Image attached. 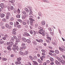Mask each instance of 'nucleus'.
Instances as JSON below:
<instances>
[{
    "label": "nucleus",
    "instance_id": "1",
    "mask_svg": "<svg viewBox=\"0 0 65 65\" xmlns=\"http://www.w3.org/2000/svg\"><path fill=\"white\" fill-rule=\"evenodd\" d=\"M38 28L39 29H40L39 31L38 32L39 33V34H41L42 33V32H44V30H43V28H42V27H41L40 26H39L38 27Z\"/></svg>",
    "mask_w": 65,
    "mask_h": 65
},
{
    "label": "nucleus",
    "instance_id": "2",
    "mask_svg": "<svg viewBox=\"0 0 65 65\" xmlns=\"http://www.w3.org/2000/svg\"><path fill=\"white\" fill-rule=\"evenodd\" d=\"M59 49L61 52H64V51H65V47L64 46H63L62 48H61V47H59Z\"/></svg>",
    "mask_w": 65,
    "mask_h": 65
},
{
    "label": "nucleus",
    "instance_id": "3",
    "mask_svg": "<svg viewBox=\"0 0 65 65\" xmlns=\"http://www.w3.org/2000/svg\"><path fill=\"white\" fill-rule=\"evenodd\" d=\"M8 6V8H8L9 10H10V9L11 10H13V9H14V8L13 6H11L10 7H8V6Z\"/></svg>",
    "mask_w": 65,
    "mask_h": 65
},
{
    "label": "nucleus",
    "instance_id": "4",
    "mask_svg": "<svg viewBox=\"0 0 65 65\" xmlns=\"http://www.w3.org/2000/svg\"><path fill=\"white\" fill-rule=\"evenodd\" d=\"M29 20H30V21H34V20H33V16L30 15L29 16Z\"/></svg>",
    "mask_w": 65,
    "mask_h": 65
},
{
    "label": "nucleus",
    "instance_id": "5",
    "mask_svg": "<svg viewBox=\"0 0 65 65\" xmlns=\"http://www.w3.org/2000/svg\"><path fill=\"white\" fill-rule=\"evenodd\" d=\"M29 9H30V13L29 15H31V14H32V13H33V12H32V11L31 10V9H32V8H31V7L30 8V7L29 8Z\"/></svg>",
    "mask_w": 65,
    "mask_h": 65
},
{
    "label": "nucleus",
    "instance_id": "6",
    "mask_svg": "<svg viewBox=\"0 0 65 65\" xmlns=\"http://www.w3.org/2000/svg\"><path fill=\"white\" fill-rule=\"evenodd\" d=\"M45 56H42V57H40V59L42 61H43V59H45Z\"/></svg>",
    "mask_w": 65,
    "mask_h": 65
},
{
    "label": "nucleus",
    "instance_id": "7",
    "mask_svg": "<svg viewBox=\"0 0 65 65\" xmlns=\"http://www.w3.org/2000/svg\"><path fill=\"white\" fill-rule=\"evenodd\" d=\"M23 36H30V35L28 34V33L27 32H25L23 35Z\"/></svg>",
    "mask_w": 65,
    "mask_h": 65
},
{
    "label": "nucleus",
    "instance_id": "8",
    "mask_svg": "<svg viewBox=\"0 0 65 65\" xmlns=\"http://www.w3.org/2000/svg\"><path fill=\"white\" fill-rule=\"evenodd\" d=\"M1 7L2 9H3L4 7V5L3 3H1Z\"/></svg>",
    "mask_w": 65,
    "mask_h": 65
},
{
    "label": "nucleus",
    "instance_id": "9",
    "mask_svg": "<svg viewBox=\"0 0 65 65\" xmlns=\"http://www.w3.org/2000/svg\"><path fill=\"white\" fill-rule=\"evenodd\" d=\"M10 3H12V4L13 5L14 4V3L15 2V0H12L11 1H9Z\"/></svg>",
    "mask_w": 65,
    "mask_h": 65
},
{
    "label": "nucleus",
    "instance_id": "10",
    "mask_svg": "<svg viewBox=\"0 0 65 65\" xmlns=\"http://www.w3.org/2000/svg\"><path fill=\"white\" fill-rule=\"evenodd\" d=\"M8 36L7 35H6L5 36V37L2 38V39L3 40H5L7 38Z\"/></svg>",
    "mask_w": 65,
    "mask_h": 65
},
{
    "label": "nucleus",
    "instance_id": "11",
    "mask_svg": "<svg viewBox=\"0 0 65 65\" xmlns=\"http://www.w3.org/2000/svg\"><path fill=\"white\" fill-rule=\"evenodd\" d=\"M41 24L42 25L44 26V25H45V21H42Z\"/></svg>",
    "mask_w": 65,
    "mask_h": 65
},
{
    "label": "nucleus",
    "instance_id": "12",
    "mask_svg": "<svg viewBox=\"0 0 65 65\" xmlns=\"http://www.w3.org/2000/svg\"><path fill=\"white\" fill-rule=\"evenodd\" d=\"M7 49L9 50V51H11V49L10 48V45L8 46L7 47Z\"/></svg>",
    "mask_w": 65,
    "mask_h": 65
},
{
    "label": "nucleus",
    "instance_id": "13",
    "mask_svg": "<svg viewBox=\"0 0 65 65\" xmlns=\"http://www.w3.org/2000/svg\"><path fill=\"white\" fill-rule=\"evenodd\" d=\"M55 58L56 59H57L58 60V61H59V62H61V59L60 58H59L57 56Z\"/></svg>",
    "mask_w": 65,
    "mask_h": 65
},
{
    "label": "nucleus",
    "instance_id": "14",
    "mask_svg": "<svg viewBox=\"0 0 65 65\" xmlns=\"http://www.w3.org/2000/svg\"><path fill=\"white\" fill-rule=\"evenodd\" d=\"M33 60H37L38 59V57L36 56H34L33 58Z\"/></svg>",
    "mask_w": 65,
    "mask_h": 65
},
{
    "label": "nucleus",
    "instance_id": "15",
    "mask_svg": "<svg viewBox=\"0 0 65 65\" xmlns=\"http://www.w3.org/2000/svg\"><path fill=\"white\" fill-rule=\"evenodd\" d=\"M22 40L23 41H24L25 42H26V39L25 38H22Z\"/></svg>",
    "mask_w": 65,
    "mask_h": 65
},
{
    "label": "nucleus",
    "instance_id": "16",
    "mask_svg": "<svg viewBox=\"0 0 65 65\" xmlns=\"http://www.w3.org/2000/svg\"><path fill=\"white\" fill-rule=\"evenodd\" d=\"M24 9L25 11H26V12H27L28 13L29 12V10H28V9L27 8H25Z\"/></svg>",
    "mask_w": 65,
    "mask_h": 65
},
{
    "label": "nucleus",
    "instance_id": "17",
    "mask_svg": "<svg viewBox=\"0 0 65 65\" xmlns=\"http://www.w3.org/2000/svg\"><path fill=\"white\" fill-rule=\"evenodd\" d=\"M50 60H51V62H54V59L52 57H50Z\"/></svg>",
    "mask_w": 65,
    "mask_h": 65
},
{
    "label": "nucleus",
    "instance_id": "18",
    "mask_svg": "<svg viewBox=\"0 0 65 65\" xmlns=\"http://www.w3.org/2000/svg\"><path fill=\"white\" fill-rule=\"evenodd\" d=\"M34 63V64H35V65H38V63L36 61H32Z\"/></svg>",
    "mask_w": 65,
    "mask_h": 65
},
{
    "label": "nucleus",
    "instance_id": "19",
    "mask_svg": "<svg viewBox=\"0 0 65 65\" xmlns=\"http://www.w3.org/2000/svg\"><path fill=\"white\" fill-rule=\"evenodd\" d=\"M28 54V52L27 51H25L24 53V55H27Z\"/></svg>",
    "mask_w": 65,
    "mask_h": 65
},
{
    "label": "nucleus",
    "instance_id": "20",
    "mask_svg": "<svg viewBox=\"0 0 65 65\" xmlns=\"http://www.w3.org/2000/svg\"><path fill=\"white\" fill-rule=\"evenodd\" d=\"M5 17V15L4 14H1V18H3L4 17Z\"/></svg>",
    "mask_w": 65,
    "mask_h": 65
},
{
    "label": "nucleus",
    "instance_id": "21",
    "mask_svg": "<svg viewBox=\"0 0 65 65\" xmlns=\"http://www.w3.org/2000/svg\"><path fill=\"white\" fill-rule=\"evenodd\" d=\"M21 59H22V58H21V57H19L17 58V60L18 61H21Z\"/></svg>",
    "mask_w": 65,
    "mask_h": 65
},
{
    "label": "nucleus",
    "instance_id": "22",
    "mask_svg": "<svg viewBox=\"0 0 65 65\" xmlns=\"http://www.w3.org/2000/svg\"><path fill=\"white\" fill-rule=\"evenodd\" d=\"M26 41L29 43H31V41L29 40H27Z\"/></svg>",
    "mask_w": 65,
    "mask_h": 65
},
{
    "label": "nucleus",
    "instance_id": "23",
    "mask_svg": "<svg viewBox=\"0 0 65 65\" xmlns=\"http://www.w3.org/2000/svg\"><path fill=\"white\" fill-rule=\"evenodd\" d=\"M55 62L56 65H58L59 64V62L57 60L55 61Z\"/></svg>",
    "mask_w": 65,
    "mask_h": 65
},
{
    "label": "nucleus",
    "instance_id": "24",
    "mask_svg": "<svg viewBox=\"0 0 65 65\" xmlns=\"http://www.w3.org/2000/svg\"><path fill=\"white\" fill-rule=\"evenodd\" d=\"M55 53L57 54H58L59 53V51L57 50H56L55 51Z\"/></svg>",
    "mask_w": 65,
    "mask_h": 65
},
{
    "label": "nucleus",
    "instance_id": "25",
    "mask_svg": "<svg viewBox=\"0 0 65 65\" xmlns=\"http://www.w3.org/2000/svg\"><path fill=\"white\" fill-rule=\"evenodd\" d=\"M29 58L31 60H33V58L31 56H29Z\"/></svg>",
    "mask_w": 65,
    "mask_h": 65
},
{
    "label": "nucleus",
    "instance_id": "26",
    "mask_svg": "<svg viewBox=\"0 0 65 65\" xmlns=\"http://www.w3.org/2000/svg\"><path fill=\"white\" fill-rule=\"evenodd\" d=\"M12 34L13 35H16L17 34V32L15 31H12Z\"/></svg>",
    "mask_w": 65,
    "mask_h": 65
},
{
    "label": "nucleus",
    "instance_id": "27",
    "mask_svg": "<svg viewBox=\"0 0 65 65\" xmlns=\"http://www.w3.org/2000/svg\"><path fill=\"white\" fill-rule=\"evenodd\" d=\"M6 15H7L8 16H10V13L9 12H8L7 13Z\"/></svg>",
    "mask_w": 65,
    "mask_h": 65
},
{
    "label": "nucleus",
    "instance_id": "28",
    "mask_svg": "<svg viewBox=\"0 0 65 65\" xmlns=\"http://www.w3.org/2000/svg\"><path fill=\"white\" fill-rule=\"evenodd\" d=\"M41 52H43V53H46V51L44 50L43 49H42L41 50Z\"/></svg>",
    "mask_w": 65,
    "mask_h": 65
},
{
    "label": "nucleus",
    "instance_id": "29",
    "mask_svg": "<svg viewBox=\"0 0 65 65\" xmlns=\"http://www.w3.org/2000/svg\"><path fill=\"white\" fill-rule=\"evenodd\" d=\"M6 19H9V16H7V15H6Z\"/></svg>",
    "mask_w": 65,
    "mask_h": 65
},
{
    "label": "nucleus",
    "instance_id": "30",
    "mask_svg": "<svg viewBox=\"0 0 65 65\" xmlns=\"http://www.w3.org/2000/svg\"><path fill=\"white\" fill-rule=\"evenodd\" d=\"M47 38L48 40L49 41H51V38L49 37H47Z\"/></svg>",
    "mask_w": 65,
    "mask_h": 65
},
{
    "label": "nucleus",
    "instance_id": "31",
    "mask_svg": "<svg viewBox=\"0 0 65 65\" xmlns=\"http://www.w3.org/2000/svg\"><path fill=\"white\" fill-rule=\"evenodd\" d=\"M37 61L39 63H41V61L40 60V59H37Z\"/></svg>",
    "mask_w": 65,
    "mask_h": 65
},
{
    "label": "nucleus",
    "instance_id": "32",
    "mask_svg": "<svg viewBox=\"0 0 65 65\" xmlns=\"http://www.w3.org/2000/svg\"><path fill=\"white\" fill-rule=\"evenodd\" d=\"M33 21H30V24L31 26H33Z\"/></svg>",
    "mask_w": 65,
    "mask_h": 65
},
{
    "label": "nucleus",
    "instance_id": "33",
    "mask_svg": "<svg viewBox=\"0 0 65 65\" xmlns=\"http://www.w3.org/2000/svg\"><path fill=\"white\" fill-rule=\"evenodd\" d=\"M61 62L62 64H64V63H65V61H64L63 60H62V61H61Z\"/></svg>",
    "mask_w": 65,
    "mask_h": 65
},
{
    "label": "nucleus",
    "instance_id": "34",
    "mask_svg": "<svg viewBox=\"0 0 65 65\" xmlns=\"http://www.w3.org/2000/svg\"><path fill=\"white\" fill-rule=\"evenodd\" d=\"M16 41L17 42H20V40L19 39H17L16 40Z\"/></svg>",
    "mask_w": 65,
    "mask_h": 65
},
{
    "label": "nucleus",
    "instance_id": "35",
    "mask_svg": "<svg viewBox=\"0 0 65 65\" xmlns=\"http://www.w3.org/2000/svg\"><path fill=\"white\" fill-rule=\"evenodd\" d=\"M18 28H20L21 27V25H18L17 26Z\"/></svg>",
    "mask_w": 65,
    "mask_h": 65
},
{
    "label": "nucleus",
    "instance_id": "36",
    "mask_svg": "<svg viewBox=\"0 0 65 65\" xmlns=\"http://www.w3.org/2000/svg\"><path fill=\"white\" fill-rule=\"evenodd\" d=\"M9 44H10V45H13V43L11 42H9Z\"/></svg>",
    "mask_w": 65,
    "mask_h": 65
},
{
    "label": "nucleus",
    "instance_id": "37",
    "mask_svg": "<svg viewBox=\"0 0 65 65\" xmlns=\"http://www.w3.org/2000/svg\"><path fill=\"white\" fill-rule=\"evenodd\" d=\"M53 57H56V56H57V55L56 53H53Z\"/></svg>",
    "mask_w": 65,
    "mask_h": 65
},
{
    "label": "nucleus",
    "instance_id": "38",
    "mask_svg": "<svg viewBox=\"0 0 65 65\" xmlns=\"http://www.w3.org/2000/svg\"><path fill=\"white\" fill-rule=\"evenodd\" d=\"M49 52L52 53H54V51L51 50H49Z\"/></svg>",
    "mask_w": 65,
    "mask_h": 65
},
{
    "label": "nucleus",
    "instance_id": "39",
    "mask_svg": "<svg viewBox=\"0 0 65 65\" xmlns=\"http://www.w3.org/2000/svg\"><path fill=\"white\" fill-rule=\"evenodd\" d=\"M48 54L49 55H51V56H53V54L50 52H49L48 53Z\"/></svg>",
    "mask_w": 65,
    "mask_h": 65
},
{
    "label": "nucleus",
    "instance_id": "40",
    "mask_svg": "<svg viewBox=\"0 0 65 65\" xmlns=\"http://www.w3.org/2000/svg\"><path fill=\"white\" fill-rule=\"evenodd\" d=\"M20 10L19 9H18L17 10V12L18 13H20Z\"/></svg>",
    "mask_w": 65,
    "mask_h": 65
},
{
    "label": "nucleus",
    "instance_id": "41",
    "mask_svg": "<svg viewBox=\"0 0 65 65\" xmlns=\"http://www.w3.org/2000/svg\"><path fill=\"white\" fill-rule=\"evenodd\" d=\"M22 12L24 14H26V12L25 11H22Z\"/></svg>",
    "mask_w": 65,
    "mask_h": 65
},
{
    "label": "nucleus",
    "instance_id": "42",
    "mask_svg": "<svg viewBox=\"0 0 65 65\" xmlns=\"http://www.w3.org/2000/svg\"><path fill=\"white\" fill-rule=\"evenodd\" d=\"M16 17L17 18H20V15H17Z\"/></svg>",
    "mask_w": 65,
    "mask_h": 65
},
{
    "label": "nucleus",
    "instance_id": "43",
    "mask_svg": "<svg viewBox=\"0 0 65 65\" xmlns=\"http://www.w3.org/2000/svg\"><path fill=\"white\" fill-rule=\"evenodd\" d=\"M5 26L7 28H8L9 27V25L7 24H6Z\"/></svg>",
    "mask_w": 65,
    "mask_h": 65
},
{
    "label": "nucleus",
    "instance_id": "44",
    "mask_svg": "<svg viewBox=\"0 0 65 65\" xmlns=\"http://www.w3.org/2000/svg\"><path fill=\"white\" fill-rule=\"evenodd\" d=\"M22 47L23 50H25V49H26V46H23Z\"/></svg>",
    "mask_w": 65,
    "mask_h": 65
},
{
    "label": "nucleus",
    "instance_id": "45",
    "mask_svg": "<svg viewBox=\"0 0 65 65\" xmlns=\"http://www.w3.org/2000/svg\"><path fill=\"white\" fill-rule=\"evenodd\" d=\"M33 43H34V45H37V43L35 41Z\"/></svg>",
    "mask_w": 65,
    "mask_h": 65
},
{
    "label": "nucleus",
    "instance_id": "46",
    "mask_svg": "<svg viewBox=\"0 0 65 65\" xmlns=\"http://www.w3.org/2000/svg\"><path fill=\"white\" fill-rule=\"evenodd\" d=\"M17 21H19V22H20V23H22V20H18Z\"/></svg>",
    "mask_w": 65,
    "mask_h": 65
},
{
    "label": "nucleus",
    "instance_id": "47",
    "mask_svg": "<svg viewBox=\"0 0 65 65\" xmlns=\"http://www.w3.org/2000/svg\"><path fill=\"white\" fill-rule=\"evenodd\" d=\"M23 48H22V47H20V50L21 51H23Z\"/></svg>",
    "mask_w": 65,
    "mask_h": 65
},
{
    "label": "nucleus",
    "instance_id": "48",
    "mask_svg": "<svg viewBox=\"0 0 65 65\" xmlns=\"http://www.w3.org/2000/svg\"><path fill=\"white\" fill-rule=\"evenodd\" d=\"M22 24H23V25H24L27 24L26 23L24 22H22Z\"/></svg>",
    "mask_w": 65,
    "mask_h": 65
},
{
    "label": "nucleus",
    "instance_id": "49",
    "mask_svg": "<svg viewBox=\"0 0 65 65\" xmlns=\"http://www.w3.org/2000/svg\"><path fill=\"white\" fill-rule=\"evenodd\" d=\"M39 15V16H40V17H42V14L41 13H38Z\"/></svg>",
    "mask_w": 65,
    "mask_h": 65
},
{
    "label": "nucleus",
    "instance_id": "50",
    "mask_svg": "<svg viewBox=\"0 0 65 65\" xmlns=\"http://www.w3.org/2000/svg\"><path fill=\"white\" fill-rule=\"evenodd\" d=\"M16 48L17 51L19 50V47H18V46H16Z\"/></svg>",
    "mask_w": 65,
    "mask_h": 65
},
{
    "label": "nucleus",
    "instance_id": "51",
    "mask_svg": "<svg viewBox=\"0 0 65 65\" xmlns=\"http://www.w3.org/2000/svg\"><path fill=\"white\" fill-rule=\"evenodd\" d=\"M50 62V61L47 60L46 61V63H47V64H48V63H49Z\"/></svg>",
    "mask_w": 65,
    "mask_h": 65
},
{
    "label": "nucleus",
    "instance_id": "52",
    "mask_svg": "<svg viewBox=\"0 0 65 65\" xmlns=\"http://www.w3.org/2000/svg\"><path fill=\"white\" fill-rule=\"evenodd\" d=\"M29 32L31 34H33V31H32V30H30L29 31Z\"/></svg>",
    "mask_w": 65,
    "mask_h": 65
},
{
    "label": "nucleus",
    "instance_id": "53",
    "mask_svg": "<svg viewBox=\"0 0 65 65\" xmlns=\"http://www.w3.org/2000/svg\"><path fill=\"white\" fill-rule=\"evenodd\" d=\"M48 29L50 31H52V29L51 28H48Z\"/></svg>",
    "mask_w": 65,
    "mask_h": 65
},
{
    "label": "nucleus",
    "instance_id": "54",
    "mask_svg": "<svg viewBox=\"0 0 65 65\" xmlns=\"http://www.w3.org/2000/svg\"><path fill=\"white\" fill-rule=\"evenodd\" d=\"M40 42L42 43V42H43V40H42V39H40L39 40V42Z\"/></svg>",
    "mask_w": 65,
    "mask_h": 65
},
{
    "label": "nucleus",
    "instance_id": "55",
    "mask_svg": "<svg viewBox=\"0 0 65 65\" xmlns=\"http://www.w3.org/2000/svg\"><path fill=\"white\" fill-rule=\"evenodd\" d=\"M3 60H4V61H6L7 60V59L5 58H3Z\"/></svg>",
    "mask_w": 65,
    "mask_h": 65
},
{
    "label": "nucleus",
    "instance_id": "56",
    "mask_svg": "<svg viewBox=\"0 0 65 65\" xmlns=\"http://www.w3.org/2000/svg\"><path fill=\"white\" fill-rule=\"evenodd\" d=\"M13 20H14V19H13V18H11L10 19V21H13Z\"/></svg>",
    "mask_w": 65,
    "mask_h": 65
},
{
    "label": "nucleus",
    "instance_id": "57",
    "mask_svg": "<svg viewBox=\"0 0 65 65\" xmlns=\"http://www.w3.org/2000/svg\"><path fill=\"white\" fill-rule=\"evenodd\" d=\"M2 21L4 22H6V19H5V18H3L2 19Z\"/></svg>",
    "mask_w": 65,
    "mask_h": 65
},
{
    "label": "nucleus",
    "instance_id": "58",
    "mask_svg": "<svg viewBox=\"0 0 65 65\" xmlns=\"http://www.w3.org/2000/svg\"><path fill=\"white\" fill-rule=\"evenodd\" d=\"M18 64H19V65L21 64V62L20 61H18Z\"/></svg>",
    "mask_w": 65,
    "mask_h": 65
},
{
    "label": "nucleus",
    "instance_id": "59",
    "mask_svg": "<svg viewBox=\"0 0 65 65\" xmlns=\"http://www.w3.org/2000/svg\"><path fill=\"white\" fill-rule=\"evenodd\" d=\"M19 54H20L21 55H23V52H19Z\"/></svg>",
    "mask_w": 65,
    "mask_h": 65
},
{
    "label": "nucleus",
    "instance_id": "60",
    "mask_svg": "<svg viewBox=\"0 0 65 65\" xmlns=\"http://www.w3.org/2000/svg\"><path fill=\"white\" fill-rule=\"evenodd\" d=\"M43 2H46L47 3L48 2V1H47L46 0H43Z\"/></svg>",
    "mask_w": 65,
    "mask_h": 65
},
{
    "label": "nucleus",
    "instance_id": "61",
    "mask_svg": "<svg viewBox=\"0 0 65 65\" xmlns=\"http://www.w3.org/2000/svg\"><path fill=\"white\" fill-rule=\"evenodd\" d=\"M42 55L43 56H45V54L44 53H42Z\"/></svg>",
    "mask_w": 65,
    "mask_h": 65
},
{
    "label": "nucleus",
    "instance_id": "62",
    "mask_svg": "<svg viewBox=\"0 0 65 65\" xmlns=\"http://www.w3.org/2000/svg\"><path fill=\"white\" fill-rule=\"evenodd\" d=\"M46 42H48V43H50V41H49L47 40H46Z\"/></svg>",
    "mask_w": 65,
    "mask_h": 65
},
{
    "label": "nucleus",
    "instance_id": "63",
    "mask_svg": "<svg viewBox=\"0 0 65 65\" xmlns=\"http://www.w3.org/2000/svg\"><path fill=\"white\" fill-rule=\"evenodd\" d=\"M14 55H13V54H12L11 55V57L12 58V57H14Z\"/></svg>",
    "mask_w": 65,
    "mask_h": 65
},
{
    "label": "nucleus",
    "instance_id": "64",
    "mask_svg": "<svg viewBox=\"0 0 65 65\" xmlns=\"http://www.w3.org/2000/svg\"><path fill=\"white\" fill-rule=\"evenodd\" d=\"M62 57H63V59H64V60H65V55H62Z\"/></svg>",
    "mask_w": 65,
    "mask_h": 65
}]
</instances>
